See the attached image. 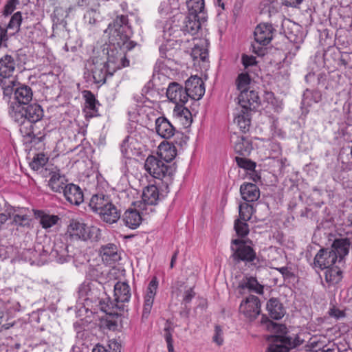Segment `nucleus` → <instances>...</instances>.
I'll return each mask as SVG.
<instances>
[{"mask_svg": "<svg viewBox=\"0 0 352 352\" xmlns=\"http://www.w3.org/2000/svg\"><path fill=\"white\" fill-rule=\"evenodd\" d=\"M99 8L88 9L84 15V19L86 23L90 25L96 24L101 19V14L98 10Z\"/></svg>", "mask_w": 352, "mask_h": 352, "instance_id": "nucleus-39", "label": "nucleus"}, {"mask_svg": "<svg viewBox=\"0 0 352 352\" xmlns=\"http://www.w3.org/2000/svg\"><path fill=\"white\" fill-rule=\"evenodd\" d=\"M246 222L238 219L234 221V230L240 237H244L249 233V226Z\"/></svg>", "mask_w": 352, "mask_h": 352, "instance_id": "nucleus-43", "label": "nucleus"}, {"mask_svg": "<svg viewBox=\"0 0 352 352\" xmlns=\"http://www.w3.org/2000/svg\"><path fill=\"white\" fill-rule=\"evenodd\" d=\"M84 96L85 98L86 103L87 104V107L93 111H97L96 108V100L94 95L90 91H85L84 92Z\"/></svg>", "mask_w": 352, "mask_h": 352, "instance_id": "nucleus-49", "label": "nucleus"}, {"mask_svg": "<svg viewBox=\"0 0 352 352\" xmlns=\"http://www.w3.org/2000/svg\"><path fill=\"white\" fill-rule=\"evenodd\" d=\"M192 54L195 58L198 56L202 61H205L208 57V52L206 50L200 49L199 47H195L192 50Z\"/></svg>", "mask_w": 352, "mask_h": 352, "instance_id": "nucleus-56", "label": "nucleus"}, {"mask_svg": "<svg viewBox=\"0 0 352 352\" xmlns=\"http://www.w3.org/2000/svg\"><path fill=\"white\" fill-rule=\"evenodd\" d=\"M274 30L272 24L258 25L254 32L255 41L260 45H267L272 39Z\"/></svg>", "mask_w": 352, "mask_h": 352, "instance_id": "nucleus-19", "label": "nucleus"}, {"mask_svg": "<svg viewBox=\"0 0 352 352\" xmlns=\"http://www.w3.org/2000/svg\"><path fill=\"white\" fill-rule=\"evenodd\" d=\"M133 141V139L132 138L127 136L121 144V152L126 158H131L134 154L133 148L131 146Z\"/></svg>", "mask_w": 352, "mask_h": 352, "instance_id": "nucleus-42", "label": "nucleus"}, {"mask_svg": "<svg viewBox=\"0 0 352 352\" xmlns=\"http://www.w3.org/2000/svg\"><path fill=\"white\" fill-rule=\"evenodd\" d=\"M322 99V95L319 91L307 89L303 94L302 102L305 105L310 106L312 102L317 103Z\"/></svg>", "mask_w": 352, "mask_h": 352, "instance_id": "nucleus-37", "label": "nucleus"}, {"mask_svg": "<svg viewBox=\"0 0 352 352\" xmlns=\"http://www.w3.org/2000/svg\"><path fill=\"white\" fill-rule=\"evenodd\" d=\"M159 199V190L155 185L147 186L142 193V200L148 205H155Z\"/></svg>", "mask_w": 352, "mask_h": 352, "instance_id": "nucleus-31", "label": "nucleus"}, {"mask_svg": "<svg viewBox=\"0 0 352 352\" xmlns=\"http://www.w3.org/2000/svg\"><path fill=\"white\" fill-rule=\"evenodd\" d=\"M185 89L188 98L199 100L205 93L204 83L201 78L197 76H190L185 82Z\"/></svg>", "mask_w": 352, "mask_h": 352, "instance_id": "nucleus-14", "label": "nucleus"}, {"mask_svg": "<svg viewBox=\"0 0 352 352\" xmlns=\"http://www.w3.org/2000/svg\"><path fill=\"white\" fill-rule=\"evenodd\" d=\"M231 141L233 142L235 152L241 155H249L252 150L251 142L243 136L234 134L231 136Z\"/></svg>", "mask_w": 352, "mask_h": 352, "instance_id": "nucleus-23", "label": "nucleus"}, {"mask_svg": "<svg viewBox=\"0 0 352 352\" xmlns=\"http://www.w3.org/2000/svg\"><path fill=\"white\" fill-rule=\"evenodd\" d=\"M100 0H77L76 3L79 7L87 8L88 9L99 8Z\"/></svg>", "mask_w": 352, "mask_h": 352, "instance_id": "nucleus-50", "label": "nucleus"}, {"mask_svg": "<svg viewBox=\"0 0 352 352\" xmlns=\"http://www.w3.org/2000/svg\"><path fill=\"white\" fill-rule=\"evenodd\" d=\"M230 248L232 252L231 258L235 264L241 261L251 263L256 258V252L253 248L246 245L242 239H232Z\"/></svg>", "mask_w": 352, "mask_h": 352, "instance_id": "nucleus-7", "label": "nucleus"}, {"mask_svg": "<svg viewBox=\"0 0 352 352\" xmlns=\"http://www.w3.org/2000/svg\"><path fill=\"white\" fill-rule=\"evenodd\" d=\"M64 187L65 189L62 192L68 202L71 204L78 206L83 201V192L78 186L74 184H68Z\"/></svg>", "mask_w": 352, "mask_h": 352, "instance_id": "nucleus-20", "label": "nucleus"}, {"mask_svg": "<svg viewBox=\"0 0 352 352\" xmlns=\"http://www.w3.org/2000/svg\"><path fill=\"white\" fill-rule=\"evenodd\" d=\"M239 287L243 289H248L249 291L258 294H262L263 293V286L261 285L254 277H249L243 279L240 283Z\"/></svg>", "mask_w": 352, "mask_h": 352, "instance_id": "nucleus-33", "label": "nucleus"}, {"mask_svg": "<svg viewBox=\"0 0 352 352\" xmlns=\"http://www.w3.org/2000/svg\"><path fill=\"white\" fill-rule=\"evenodd\" d=\"M241 60L245 69H248L249 67L256 66L257 63L254 56L246 54L242 55Z\"/></svg>", "mask_w": 352, "mask_h": 352, "instance_id": "nucleus-53", "label": "nucleus"}, {"mask_svg": "<svg viewBox=\"0 0 352 352\" xmlns=\"http://www.w3.org/2000/svg\"><path fill=\"white\" fill-rule=\"evenodd\" d=\"M4 98L10 99L13 95L14 99L18 102V105L28 104L32 99V89L25 85H21L16 80H14L12 84L7 85L1 88Z\"/></svg>", "mask_w": 352, "mask_h": 352, "instance_id": "nucleus-6", "label": "nucleus"}, {"mask_svg": "<svg viewBox=\"0 0 352 352\" xmlns=\"http://www.w3.org/2000/svg\"><path fill=\"white\" fill-rule=\"evenodd\" d=\"M272 343L267 348V352H289V349L300 346L303 340L298 335L294 337L290 336H274L272 337Z\"/></svg>", "mask_w": 352, "mask_h": 352, "instance_id": "nucleus-8", "label": "nucleus"}, {"mask_svg": "<svg viewBox=\"0 0 352 352\" xmlns=\"http://www.w3.org/2000/svg\"><path fill=\"white\" fill-rule=\"evenodd\" d=\"M85 235H87L86 241L90 240L94 242H97L101 238V231L96 226H87Z\"/></svg>", "mask_w": 352, "mask_h": 352, "instance_id": "nucleus-44", "label": "nucleus"}, {"mask_svg": "<svg viewBox=\"0 0 352 352\" xmlns=\"http://www.w3.org/2000/svg\"><path fill=\"white\" fill-rule=\"evenodd\" d=\"M157 285H158V283H157V278L155 277H154L150 281V283L148 284L147 291H146V294L145 295V296L155 298L157 289Z\"/></svg>", "mask_w": 352, "mask_h": 352, "instance_id": "nucleus-51", "label": "nucleus"}, {"mask_svg": "<svg viewBox=\"0 0 352 352\" xmlns=\"http://www.w3.org/2000/svg\"><path fill=\"white\" fill-rule=\"evenodd\" d=\"M114 297L116 303L111 302V309L115 306L120 310H124L123 303L128 302L131 298L129 285L125 282H118L114 285Z\"/></svg>", "mask_w": 352, "mask_h": 352, "instance_id": "nucleus-15", "label": "nucleus"}, {"mask_svg": "<svg viewBox=\"0 0 352 352\" xmlns=\"http://www.w3.org/2000/svg\"><path fill=\"white\" fill-rule=\"evenodd\" d=\"M13 221L17 225L25 226L28 224L29 219L27 215L14 214Z\"/></svg>", "mask_w": 352, "mask_h": 352, "instance_id": "nucleus-55", "label": "nucleus"}, {"mask_svg": "<svg viewBox=\"0 0 352 352\" xmlns=\"http://www.w3.org/2000/svg\"><path fill=\"white\" fill-rule=\"evenodd\" d=\"M8 30L5 28H1V33H0V45H3L5 47L7 46L6 42L8 41Z\"/></svg>", "mask_w": 352, "mask_h": 352, "instance_id": "nucleus-60", "label": "nucleus"}, {"mask_svg": "<svg viewBox=\"0 0 352 352\" xmlns=\"http://www.w3.org/2000/svg\"><path fill=\"white\" fill-rule=\"evenodd\" d=\"M22 22V16L21 12H16L11 17L9 23L7 25V29L13 30L12 32H10V35H14L20 30V25Z\"/></svg>", "mask_w": 352, "mask_h": 352, "instance_id": "nucleus-38", "label": "nucleus"}, {"mask_svg": "<svg viewBox=\"0 0 352 352\" xmlns=\"http://www.w3.org/2000/svg\"><path fill=\"white\" fill-rule=\"evenodd\" d=\"M212 341L218 346H221L223 344V332L221 327L219 325L214 327V334L212 337Z\"/></svg>", "mask_w": 352, "mask_h": 352, "instance_id": "nucleus-48", "label": "nucleus"}, {"mask_svg": "<svg viewBox=\"0 0 352 352\" xmlns=\"http://www.w3.org/2000/svg\"><path fill=\"white\" fill-rule=\"evenodd\" d=\"M187 7L189 10L188 14H199L205 16L204 0H187Z\"/></svg>", "mask_w": 352, "mask_h": 352, "instance_id": "nucleus-35", "label": "nucleus"}, {"mask_svg": "<svg viewBox=\"0 0 352 352\" xmlns=\"http://www.w3.org/2000/svg\"><path fill=\"white\" fill-rule=\"evenodd\" d=\"M155 129L157 133L164 139L172 138L176 131L173 125L164 116L156 119Z\"/></svg>", "mask_w": 352, "mask_h": 352, "instance_id": "nucleus-22", "label": "nucleus"}, {"mask_svg": "<svg viewBox=\"0 0 352 352\" xmlns=\"http://www.w3.org/2000/svg\"><path fill=\"white\" fill-rule=\"evenodd\" d=\"M48 161V158L43 153L36 154L32 161L30 163V166L34 170H39L43 175V172L45 168L43 166L46 164Z\"/></svg>", "mask_w": 352, "mask_h": 352, "instance_id": "nucleus-36", "label": "nucleus"}, {"mask_svg": "<svg viewBox=\"0 0 352 352\" xmlns=\"http://www.w3.org/2000/svg\"><path fill=\"white\" fill-rule=\"evenodd\" d=\"M276 270L283 276L284 278H289L293 276V273L290 272L287 267L276 268Z\"/></svg>", "mask_w": 352, "mask_h": 352, "instance_id": "nucleus-62", "label": "nucleus"}, {"mask_svg": "<svg viewBox=\"0 0 352 352\" xmlns=\"http://www.w3.org/2000/svg\"><path fill=\"white\" fill-rule=\"evenodd\" d=\"M328 314L330 317L334 318L337 320L343 318L346 316L344 311L338 309L336 306L331 307L328 311Z\"/></svg>", "mask_w": 352, "mask_h": 352, "instance_id": "nucleus-54", "label": "nucleus"}, {"mask_svg": "<svg viewBox=\"0 0 352 352\" xmlns=\"http://www.w3.org/2000/svg\"><path fill=\"white\" fill-rule=\"evenodd\" d=\"M340 265L337 263L327 270L325 272V280L327 283L335 285L342 280V271Z\"/></svg>", "mask_w": 352, "mask_h": 352, "instance_id": "nucleus-32", "label": "nucleus"}, {"mask_svg": "<svg viewBox=\"0 0 352 352\" xmlns=\"http://www.w3.org/2000/svg\"><path fill=\"white\" fill-rule=\"evenodd\" d=\"M250 81L251 78L248 74V72L246 73H241L239 74L236 79V85L237 89L241 92L248 91V88Z\"/></svg>", "mask_w": 352, "mask_h": 352, "instance_id": "nucleus-40", "label": "nucleus"}, {"mask_svg": "<svg viewBox=\"0 0 352 352\" xmlns=\"http://www.w3.org/2000/svg\"><path fill=\"white\" fill-rule=\"evenodd\" d=\"M44 177H50L48 186L55 192H62L67 185L65 175L60 173V170L56 167L45 168L43 172Z\"/></svg>", "mask_w": 352, "mask_h": 352, "instance_id": "nucleus-12", "label": "nucleus"}, {"mask_svg": "<svg viewBox=\"0 0 352 352\" xmlns=\"http://www.w3.org/2000/svg\"><path fill=\"white\" fill-rule=\"evenodd\" d=\"M338 263L337 256L330 249H320L314 259L313 267L320 270H327Z\"/></svg>", "mask_w": 352, "mask_h": 352, "instance_id": "nucleus-13", "label": "nucleus"}, {"mask_svg": "<svg viewBox=\"0 0 352 352\" xmlns=\"http://www.w3.org/2000/svg\"><path fill=\"white\" fill-rule=\"evenodd\" d=\"M206 21V16L188 14L184 21L182 30L186 34L195 35L200 29L201 23Z\"/></svg>", "mask_w": 352, "mask_h": 352, "instance_id": "nucleus-18", "label": "nucleus"}, {"mask_svg": "<svg viewBox=\"0 0 352 352\" xmlns=\"http://www.w3.org/2000/svg\"><path fill=\"white\" fill-rule=\"evenodd\" d=\"M50 254L59 263H64L70 260L72 255L69 250V245L65 242V237L55 239Z\"/></svg>", "mask_w": 352, "mask_h": 352, "instance_id": "nucleus-11", "label": "nucleus"}, {"mask_svg": "<svg viewBox=\"0 0 352 352\" xmlns=\"http://www.w3.org/2000/svg\"><path fill=\"white\" fill-rule=\"evenodd\" d=\"M164 338L167 343L168 351H174L173 340L172 336V332L173 331V329L170 327L168 320L166 321V325L164 328Z\"/></svg>", "mask_w": 352, "mask_h": 352, "instance_id": "nucleus-45", "label": "nucleus"}, {"mask_svg": "<svg viewBox=\"0 0 352 352\" xmlns=\"http://www.w3.org/2000/svg\"><path fill=\"white\" fill-rule=\"evenodd\" d=\"M267 309L270 316L274 320H279L285 314V309L278 298H270L267 302Z\"/></svg>", "mask_w": 352, "mask_h": 352, "instance_id": "nucleus-26", "label": "nucleus"}, {"mask_svg": "<svg viewBox=\"0 0 352 352\" xmlns=\"http://www.w3.org/2000/svg\"><path fill=\"white\" fill-rule=\"evenodd\" d=\"M111 202L109 196L103 193L94 195L89 201V206L94 212L99 214Z\"/></svg>", "mask_w": 352, "mask_h": 352, "instance_id": "nucleus-28", "label": "nucleus"}, {"mask_svg": "<svg viewBox=\"0 0 352 352\" xmlns=\"http://www.w3.org/2000/svg\"><path fill=\"white\" fill-rule=\"evenodd\" d=\"M167 98L175 104H184L188 100L186 89L176 82H170L166 90Z\"/></svg>", "mask_w": 352, "mask_h": 352, "instance_id": "nucleus-17", "label": "nucleus"}, {"mask_svg": "<svg viewBox=\"0 0 352 352\" xmlns=\"http://www.w3.org/2000/svg\"><path fill=\"white\" fill-rule=\"evenodd\" d=\"M195 296V292L193 288H190L184 292L182 303L188 304Z\"/></svg>", "mask_w": 352, "mask_h": 352, "instance_id": "nucleus-58", "label": "nucleus"}, {"mask_svg": "<svg viewBox=\"0 0 352 352\" xmlns=\"http://www.w3.org/2000/svg\"><path fill=\"white\" fill-rule=\"evenodd\" d=\"M105 32L109 34L111 43L107 50L106 63L110 68V72L114 73L118 69L129 65L126 51L132 50L136 43L129 40L131 28L127 16H117L113 23L109 25Z\"/></svg>", "mask_w": 352, "mask_h": 352, "instance_id": "nucleus-1", "label": "nucleus"}, {"mask_svg": "<svg viewBox=\"0 0 352 352\" xmlns=\"http://www.w3.org/2000/svg\"><path fill=\"white\" fill-rule=\"evenodd\" d=\"M100 219L106 223H116L120 217V212L112 201L99 214Z\"/></svg>", "mask_w": 352, "mask_h": 352, "instance_id": "nucleus-27", "label": "nucleus"}, {"mask_svg": "<svg viewBox=\"0 0 352 352\" xmlns=\"http://www.w3.org/2000/svg\"><path fill=\"white\" fill-rule=\"evenodd\" d=\"M237 99L238 104L243 111H254L260 104V98L258 93L253 90L241 91Z\"/></svg>", "mask_w": 352, "mask_h": 352, "instance_id": "nucleus-16", "label": "nucleus"}, {"mask_svg": "<svg viewBox=\"0 0 352 352\" xmlns=\"http://www.w3.org/2000/svg\"><path fill=\"white\" fill-rule=\"evenodd\" d=\"M235 161L240 168L248 170H253L256 167L255 162L245 157H236Z\"/></svg>", "mask_w": 352, "mask_h": 352, "instance_id": "nucleus-47", "label": "nucleus"}, {"mask_svg": "<svg viewBox=\"0 0 352 352\" xmlns=\"http://www.w3.org/2000/svg\"><path fill=\"white\" fill-rule=\"evenodd\" d=\"M9 114L19 124V131L25 143L36 144L43 140V134L41 132L35 133L34 131V124L44 116L43 109L40 104L34 103L26 107L11 106Z\"/></svg>", "mask_w": 352, "mask_h": 352, "instance_id": "nucleus-2", "label": "nucleus"}, {"mask_svg": "<svg viewBox=\"0 0 352 352\" xmlns=\"http://www.w3.org/2000/svg\"><path fill=\"white\" fill-rule=\"evenodd\" d=\"M87 227V226L83 223L72 220L68 226L67 232L71 238L86 241V237H87V235H85Z\"/></svg>", "mask_w": 352, "mask_h": 352, "instance_id": "nucleus-29", "label": "nucleus"}, {"mask_svg": "<svg viewBox=\"0 0 352 352\" xmlns=\"http://www.w3.org/2000/svg\"><path fill=\"white\" fill-rule=\"evenodd\" d=\"M239 312L250 321L255 320L261 314L259 298L256 296L250 295L241 302Z\"/></svg>", "mask_w": 352, "mask_h": 352, "instance_id": "nucleus-10", "label": "nucleus"}, {"mask_svg": "<svg viewBox=\"0 0 352 352\" xmlns=\"http://www.w3.org/2000/svg\"><path fill=\"white\" fill-rule=\"evenodd\" d=\"M15 58L6 54L0 58V87L12 84L16 80L13 76L16 69Z\"/></svg>", "mask_w": 352, "mask_h": 352, "instance_id": "nucleus-9", "label": "nucleus"}, {"mask_svg": "<svg viewBox=\"0 0 352 352\" xmlns=\"http://www.w3.org/2000/svg\"><path fill=\"white\" fill-rule=\"evenodd\" d=\"M242 199L247 202L256 201L260 197V190L258 186L252 183H244L240 187Z\"/></svg>", "mask_w": 352, "mask_h": 352, "instance_id": "nucleus-24", "label": "nucleus"}, {"mask_svg": "<svg viewBox=\"0 0 352 352\" xmlns=\"http://www.w3.org/2000/svg\"><path fill=\"white\" fill-rule=\"evenodd\" d=\"M85 76L90 80L93 79L94 83L103 84L107 76H111L113 72H110V68L106 63L98 57L89 59L85 67Z\"/></svg>", "mask_w": 352, "mask_h": 352, "instance_id": "nucleus-5", "label": "nucleus"}, {"mask_svg": "<svg viewBox=\"0 0 352 352\" xmlns=\"http://www.w3.org/2000/svg\"><path fill=\"white\" fill-rule=\"evenodd\" d=\"M59 218L56 215H43L40 220V223L43 228H49L56 224Z\"/></svg>", "mask_w": 352, "mask_h": 352, "instance_id": "nucleus-46", "label": "nucleus"}, {"mask_svg": "<svg viewBox=\"0 0 352 352\" xmlns=\"http://www.w3.org/2000/svg\"><path fill=\"white\" fill-rule=\"evenodd\" d=\"M249 111L240 109L234 117V122L237 124L241 130L245 132L249 130L250 126V113Z\"/></svg>", "mask_w": 352, "mask_h": 352, "instance_id": "nucleus-34", "label": "nucleus"}, {"mask_svg": "<svg viewBox=\"0 0 352 352\" xmlns=\"http://www.w3.org/2000/svg\"><path fill=\"white\" fill-rule=\"evenodd\" d=\"M12 347L5 342L0 343V352H10Z\"/></svg>", "mask_w": 352, "mask_h": 352, "instance_id": "nucleus-64", "label": "nucleus"}, {"mask_svg": "<svg viewBox=\"0 0 352 352\" xmlns=\"http://www.w3.org/2000/svg\"><path fill=\"white\" fill-rule=\"evenodd\" d=\"M351 245L350 239L348 238H342L336 239L330 248L337 256L338 264H342L343 259L348 254Z\"/></svg>", "mask_w": 352, "mask_h": 352, "instance_id": "nucleus-21", "label": "nucleus"}, {"mask_svg": "<svg viewBox=\"0 0 352 352\" xmlns=\"http://www.w3.org/2000/svg\"><path fill=\"white\" fill-rule=\"evenodd\" d=\"M154 302V298L144 296V303L143 307L142 317L147 318L151 313L153 305Z\"/></svg>", "mask_w": 352, "mask_h": 352, "instance_id": "nucleus-52", "label": "nucleus"}, {"mask_svg": "<svg viewBox=\"0 0 352 352\" xmlns=\"http://www.w3.org/2000/svg\"><path fill=\"white\" fill-rule=\"evenodd\" d=\"M173 29L171 25L169 23H166L164 30H163V37L164 39L167 40L168 36L173 35L174 32H171L170 30Z\"/></svg>", "mask_w": 352, "mask_h": 352, "instance_id": "nucleus-63", "label": "nucleus"}, {"mask_svg": "<svg viewBox=\"0 0 352 352\" xmlns=\"http://www.w3.org/2000/svg\"><path fill=\"white\" fill-rule=\"evenodd\" d=\"M176 148L175 146H167L164 148H160L159 156L161 159L153 156L149 155L144 163L145 170L152 177L162 179L167 176H171L175 171V168L167 165L168 163L172 161L176 156Z\"/></svg>", "mask_w": 352, "mask_h": 352, "instance_id": "nucleus-3", "label": "nucleus"}, {"mask_svg": "<svg viewBox=\"0 0 352 352\" xmlns=\"http://www.w3.org/2000/svg\"><path fill=\"white\" fill-rule=\"evenodd\" d=\"M78 298L82 301L81 304L83 305L85 310L87 311L89 307L93 308L94 306L105 312L107 314L114 315L116 313L111 310V307L108 302H105L101 295L104 294L99 288L91 283H83L78 288Z\"/></svg>", "mask_w": 352, "mask_h": 352, "instance_id": "nucleus-4", "label": "nucleus"}, {"mask_svg": "<svg viewBox=\"0 0 352 352\" xmlns=\"http://www.w3.org/2000/svg\"><path fill=\"white\" fill-rule=\"evenodd\" d=\"M142 217L135 209H128L123 215V221L126 226L131 229L137 228L142 222Z\"/></svg>", "mask_w": 352, "mask_h": 352, "instance_id": "nucleus-30", "label": "nucleus"}, {"mask_svg": "<svg viewBox=\"0 0 352 352\" xmlns=\"http://www.w3.org/2000/svg\"><path fill=\"white\" fill-rule=\"evenodd\" d=\"M254 208L248 203H243L239 205V219L243 221H249L252 215Z\"/></svg>", "mask_w": 352, "mask_h": 352, "instance_id": "nucleus-41", "label": "nucleus"}, {"mask_svg": "<svg viewBox=\"0 0 352 352\" xmlns=\"http://www.w3.org/2000/svg\"><path fill=\"white\" fill-rule=\"evenodd\" d=\"M15 9V0H10L4 7L3 14L8 16Z\"/></svg>", "mask_w": 352, "mask_h": 352, "instance_id": "nucleus-59", "label": "nucleus"}, {"mask_svg": "<svg viewBox=\"0 0 352 352\" xmlns=\"http://www.w3.org/2000/svg\"><path fill=\"white\" fill-rule=\"evenodd\" d=\"M283 4L285 6L296 8L302 3L303 0H282Z\"/></svg>", "mask_w": 352, "mask_h": 352, "instance_id": "nucleus-61", "label": "nucleus"}, {"mask_svg": "<svg viewBox=\"0 0 352 352\" xmlns=\"http://www.w3.org/2000/svg\"><path fill=\"white\" fill-rule=\"evenodd\" d=\"M183 105L184 104H176L174 109L175 113H176L177 115L179 117L190 116L191 113L190 111L187 108L184 107Z\"/></svg>", "mask_w": 352, "mask_h": 352, "instance_id": "nucleus-57", "label": "nucleus"}, {"mask_svg": "<svg viewBox=\"0 0 352 352\" xmlns=\"http://www.w3.org/2000/svg\"><path fill=\"white\" fill-rule=\"evenodd\" d=\"M100 254L102 256V261L109 265L114 263L120 259V256L118 254V248L113 243H108L102 246Z\"/></svg>", "mask_w": 352, "mask_h": 352, "instance_id": "nucleus-25", "label": "nucleus"}]
</instances>
